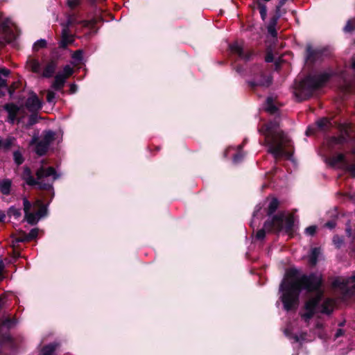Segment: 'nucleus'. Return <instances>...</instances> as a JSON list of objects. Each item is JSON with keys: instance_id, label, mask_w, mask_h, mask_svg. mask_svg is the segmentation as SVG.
I'll return each instance as SVG.
<instances>
[{"instance_id": "1", "label": "nucleus", "mask_w": 355, "mask_h": 355, "mask_svg": "<svg viewBox=\"0 0 355 355\" xmlns=\"http://www.w3.org/2000/svg\"><path fill=\"white\" fill-rule=\"evenodd\" d=\"M279 291L282 293L280 300L286 311L297 308L300 295L303 291L314 294L306 301L304 308L306 311L315 313L324 293V279L322 274L318 272L301 274L297 268H289L286 270Z\"/></svg>"}, {"instance_id": "2", "label": "nucleus", "mask_w": 355, "mask_h": 355, "mask_svg": "<svg viewBox=\"0 0 355 355\" xmlns=\"http://www.w3.org/2000/svg\"><path fill=\"white\" fill-rule=\"evenodd\" d=\"M35 175L36 178H34L30 167L25 166L21 178L30 187H36L40 191H50L51 200L54 197L53 183L59 178V174L53 166H42L36 171Z\"/></svg>"}, {"instance_id": "3", "label": "nucleus", "mask_w": 355, "mask_h": 355, "mask_svg": "<svg viewBox=\"0 0 355 355\" xmlns=\"http://www.w3.org/2000/svg\"><path fill=\"white\" fill-rule=\"evenodd\" d=\"M266 230L277 234L284 230L286 234L293 236L295 232V218L293 214H290L286 216L284 211H281L268 218L264 222L263 228L257 232L256 239L260 241L263 240L266 236Z\"/></svg>"}, {"instance_id": "4", "label": "nucleus", "mask_w": 355, "mask_h": 355, "mask_svg": "<svg viewBox=\"0 0 355 355\" xmlns=\"http://www.w3.org/2000/svg\"><path fill=\"white\" fill-rule=\"evenodd\" d=\"M334 76L333 72L324 71L309 74L299 83H295V93L300 101L311 98L313 93L322 88Z\"/></svg>"}, {"instance_id": "5", "label": "nucleus", "mask_w": 355, "mask_h": 355, "mask_svg": "<svg viewBox=\"0 0 355 355\" xmlns=\"http://www.w3.org/2000/svg\"><path fill=\"white\" fill-rule=\"evenodd\" d=\"M267 123H264L258 129L259 132L265 136V145L268 147V153L271 154L277 160L282 157L290 159L293 153L280 147V143L277 141V136L270 130H266Z\"/></svg>"}, {"instance_id": "6", "label": "nucleus", "mask_w": 355, "mask_h": 355, "mask_svg": "<svg viewBox=\"0 0 355 355\" xmlns=\"http://www.w3.org/2000/svg\"><path fill=\"white\" fill-rule=\"evenodd\" d=\"M252 79L246 81L249 88L254 91L257 87H269L272 83V77L266 73L262 64H254L248 70Z\"/></svg>"}, {"instance_id": "7", "label": "nucleus", "mask_w": 355, "mask_h": 355, "mask_svg": "<svg viewBox=\"0 0 355 355\" xmlns=\"http://www.w3.org/2000/svg\"><path fill=\"white\" fill-rule=\"evenodd\" d=\"M340 135L331 136L327 141L328 148L333 150H343L344 146L352 140L351 125L347 123H340L338 125Z\"/></svg>"}, {"instance_id": "8", "label": "nucleus", "mask_w": 355, "mask_h": 355, "mask_svg": "<svg viewBox=\"0 0 355 355\" xmlns=\"http://www.w3.org/2000/svg\"><path fill=\"white\" fill-rule=\"evenodd\" d=\"M331 55V49L329 46L313 47L311 44L306 46L305 60L309 65L313 66L317 62H321Z\"/></svg>"}, {"instance_id": "9", "label": "nucleus", "mask_w": 355, "mask_h": 355, "mask_svg": "<svg viewBox=\"0 0 355 355\" xmlns=\"http://www.w3.org/2000/svg\"><path fill=\"white\" fill-rule=\"evenodd\" d=\"M55 134L53 130L44 132V135L40 141L37 137L32 139L31 143L35 144V153L39 156H44L48 152L50 144L55 140Z\"/></svg>"}, {"instance_id": "10", "label": "nucleus", "mask_w": 355, "mask_h": 355, "mask_svg": "<svg viewBox=\"0 0 355 355\" xmlns=\"http://www.w3.org/2000/svg\"><path fill=\"white\" fill-rule=\"evenodd\" d=\"M279 122V117H275L274 119L267 123L266 130H270L272 133L276 135L277 143H280V147L286 149L291 146V141L283 131L278 130Z\"/></svg>"}, {"instance_id": "11", "label": "nucleus", "mask_w": 355, "mask_h": 355, "mask_svg": "<svg viewBox=\"0 0 355 355\" xmlns=\"http://www.w3.org/2000/svg\"><path fill=\"white\" fill-rule=\"evenodd\" d=\"M339 163L344 164L345 170L349 173L352 178H355V164H349L346 160L345 154L338 153L330 158V164L331 166H336Z\"/></svg>"}, {"instance_id": "12", "label": "nucleus", "mask_w": 355, "mask_h": 355, "mask_svg": "<svg viewBox=\"0 0 355 355\" xmlns=\"http://www.w3.org/2000/svg\"><path fill=\"white\" fill-rule=\"evenodd\" d=\"M25 106L31 112H37L42 109V103L34 92L29 93V96L25 102Z\"/></svg>"}, {"instance_id": "13", "label": "nucleus", "mask_w": 355, "mask_h": 355, "mask_svg": "<svg viewBox=\"0 0 355 355\" xmlns=\"http://www.w3.org/2000/svg\"><path fill=\"white\" fill-rule=\"evenodd\" d=\"M59 56L53 57L51 58L46 64L44 69L41 71V76L45 78H50L55 74L58 64Z\"/></svg>"}, {"instance_id": "14", "label": "nucleus", "mask_w": 355, "mask_h": 355, "mask_svg": "<svg viewBox=\"0 0 355 355\" xmlns=\"http://www.w3.org/2000/svg\"><path fill=\"white\" fill-rule=\"evenodd\" d=\"M230 48L231 51L238 55V56L241 59L245 60V62L250 61L252 56L254 55V51L252 50H248L245 51L241 46H240L238 43H234L230 45Z\"/></svg>"}, {"instance_id": "15", "label": "nucleus", "mask_w": 355, "mask_h": 355, "mask_svg": "<svg viewBox=\"0 0 355 355\" xmlns=\"http://www.w3.org/2000/svg\"><path fill=\"white\" fill-rule=\"evenodd\" d=\"M3 109L8 112V121L14 123L17 119V114L19 112L18 105L13 103H8L3 105Z\"/></svg>"}, {"instance_id": "16", "label": "nucleus", "mask_w": 355, "mask_h": 355, "mask_svg": "<svg viewBox=\"0 0 355 355\" xmlns=\"http://www.w3.org/2000/svg\"><path fill=\"white\" fill-rule=\"evenodd\" d=\"M74 37L71 32H68L66 29L62 30L61 38L58 42V48L66 49L69 45L74 42Z\"/></svg>"}, {"instance_id": "17", "label": "nucleus", "mask_w": 355, "mask_h": 355, "mask_svg": "<svg viewBox=\"0 0 355 355\" xmlns=\"http://www.w3.org/2000/svg\"><path fill=\"white\" fill-rule=\"evenodd\" d=\"M281 17V13L275 12V14L270 19L268 24L267 26V31L268 34L272 37H277V31L276 30V26L277 24L278 19Z\"/></svg>"}, {"instance_id": "18", "label": "nucleus", "mask_w": 355, "mask_h": 355, "mask_svg": "<svg viewBox=\"0 0 355 355\" xmlns=\"http://www.w3.org/2000/svg\"><path fill=\"white\" fill-rule=\"evenodd\" d=\"M103 21V18L102 16L98 15L95 16L90 20H83L81 21V24L84 27L89 28L91 31H92L94 33L98 32V28H96V25L98 23H101Z\"/></svg>"}, {"instance_id": "19", "label": "nucleus", "mask_w": 355, "mask_h": 355, "mask_svg": "<svg viewBox=\"0 0 355 355\" xmlns=\"http://www.w3.org/2000/svg\"><path fill=\"white\" fill-rule=\"evenodd\" d=\"M320 313L331 315L334 311V301L331 298H327L320 305Z\"/></svg>"}, {"instance_id": "20", "label": "nucleus", "mask_w": 355, "mask_h": 355, "mask_svg": "<svg viewBox=\"0 0 355 355\" xmlns=\"http://www.w3.org/2000/svg\"><path fill=\"white\" fill-rule=\"evenodd\" d=\"M252 9L254 10L256 6L259 10L261 18L264 21L267 17V7L261 0H253L252 4L250 6Z\"/></svg>"}, {"instance_id": "21", "label": "nucleus", "mask_w": 355, "mask_h": 355, "mask_svg": "<svg viewBox=\"0 0 355 355\" xmlns=\"http://www.w3.org/2000/svg\"><path fill=\"white\" fill-rule=\"evenodd\" d=\"M65 82V76L61 75L60 73H58L55 76L54 81L51 85V87L55 91H60L63 88Z\"/></svg>"}, {"instance_id": "22", "label": "nucleus", "mask_w": 355, "mask_h": 355, "mask_svg": "<svg viewBox=\"0 0 355 355\" xmlns=\"http://www.w3.org/2000/svg\"><path fill=\"white\" fill-rule=\"evenodd\" d=\"M29 69L34 73L41 74V64L37 59L29 58L26 62Z\"/></svg>"}, {"instance_id": "23", "label": "nucleus", "mask_w": 355, "mask_h": 355, "mask_svg": "<svg viewBox=\"0 0 355 355\" xmlns=\"http://www.w3.org/2000/svg\"><path fill=\"white\" fill-rule=\"evenodd\" d=\"M12 180L5 178L0 180V192L5 196H8L11 191Z\"/></svg>"}, {"instance_id": "24", "label": "nucleus", "mask_w": 355, "mask_h": 355, "mask_svg": "<svg viewBox=\"0 0 355 355\" xmlns=\"http://www.w3.org/2000/svg\"><path fill=\"white\" fill-rule=\"evenodd\" d=\"M320 254V248H313L311 250V253L309 256V264L311 267H314L318 263V257Z\"/></svg>"}, {"instance_id": "25", "label": "nucleus", "mask_w": 355, "mask_h": 355, "mask_svg": "<svg viewBox=\"0 0 355 355\" xmlns=\"http://www.w3.org/2000/svg\"><path fill=\"white\" fill-rule=\"evenodd\" d=\"M51 200H49L47 204H44L42 200H37L35 204L39 207V209L36 212V214L38 218H41L47 216L48 214V205L51 202Z\"/></svg>"}, {"instance_id": "26", "label": "nucleus", "mask_w": 355, "mask_h": 355, "mask_svg": "<svg viewBox=\"0 0 355 355\" xmlns=\"http://www.w3.org/2000/svg\"><path fill=\"white\" fill-rule=\"evenodd\" d=\"M265 110L270 114H276L278 111V107L275 104L272 97H268L266 101Z\"/></svg>"}, {"instance_id": "27", "label": "nucleus", "mask_w": 355, "mask_h": 355, "mask_svg": "<svg viewBox=\"0 0 355 355\" xmlns=\"http://www.w3.org/2000/svg\"><path fill=\"white\" fill-rule=\"evenodd\" d=\"M279 205V202L277 198H273L270 202L267 208V216L272 217L275 215L274 213L277 211Z\"/></svg>"}, {"instance_id": "28", "label": "nucleus", "mask_w": 355, "mask_h": 355, "mask_svg": "<svg viewBox=\"0 0 355 355\" xmlns=\"http://www.w3.org/2000/svg\"><path fill=\"white\" fill-rule=\"evenodd\" d=\"M59 344L57 343H51L44 345L42 349L41 355H53Z\"/></svg>"}, {"instance_id": "29", "label": "nucleus", "mask_w": 355, "mask_h": 355, "mask_svg": "<svg viewBox=\"0 0 355 355\" xmlns=\"http://www.w3.org/2000/svg\"><path fill=\"white\" fill-rule=\"evenodd\" d=\"M24 218L27 223L31 225H35L40 220L36 213L31 212L24 214Z\"/></svg>"}, {"instance_id": "30", "label": "nucleus", "mask_w": 355, "mask_h": 355, "mask_svg": "<svg viewBox=\"0 0 355 355\" xmlns=\"http://www.w3.org/2000/svg\"><path fill=\"white\" fill-rule=\"evenodd\" d=\"M330 124L331 122L327 118L320 119L315 123L317 128L320 130H324Z\"/></svg>"}, {"instance_id": "31", "label": "nucleus", "mask_w": 355, "mask_h": 355, "mask_svg": "<svg viewBox=\"0 0 355 355\" xmlns=\"http://www.w3.org/2000/svg\"><path fill=\"white\" fill-rule=\"evenodd\" d=\"M26 233L23 231V230H20L19 232H18V235L17 236H14L12 235V237L13 239V241L12 242L13 243H23V242H28L26 241Z\"/></svg>"}, {"instance_id": "32", "label": "nucleus", "mask_w": 355, "mask_h": 355, "mask_svg": "<svg viewBox=\"0 0 355 355\" xmlns=\"http://www.w3.org/2000/svg\"><path fill=\"white\" fill-rule=\"evenodd\" d=\"M355 31V19H350L347 21L346 25L343 28V31L347 33H352Z\"/></svg>"}, {"instance_id": "33", "label": "nucleus", "mask_w": 355, "mask_h": 355, "mask_svg": "<svg viewBox=\"0 0 355 355\" xmlns=\"http://www.w3.org/2000/svg\"><path fill=\"white\" fill-rule=\"evenodd\" d=\"M47 46V42L44 39H40L35 42L33 46V51H38L40 49H44Z\"/></svg>"}, {"instance_id": "34", "label": "nucleus", "mask_w": 355, "mask_h": 355, "mask_svg": "<svg viewBox=\"0 0 355 355\" xmlns=\"http://www.w3.org/2000/svg\"><path fill=\"white\" fill-rule=\"evenodd\" d=\"M347 286V282L345 279L341 280L339 277L336 278L332 282V286L344 289Z\"/></svg>"}, {"instance_id": "35", "label": "nucleus", "mask_w": 355, "mask_h": 355, "mask_svg": "<svg viewBox=\"0 0 355 355\" xmlns=\"http://www.w3.org/2000/svg\"><path fill=\"white\" fill-rule=\"evenodd\" d=\"M7 214L9 217L13 216L15 218H18L21 216V210L15 208L14 206H11L8 209Z\"/></svg>"}, {"instance_id": "36", "label": "nucleus", "mask_w": 355, "mask_h": 355, "mask_svg": "<svg viewBox=\"0 0 355 355\" xmlns=\"http://www.w3.org/2000/svg\"><path fill=\"white\" fill-rule=\"evenodd\" d=\"M39 121V117L37 112H32V114L29 116L27 125L31 127L33 125L36 124Z\"/></svg>"}, {"instance_id": "37", "label": "nucleus", "mask_w": 355, "mask_h": 355, "mask_svg": "<svg viewBox=\"0 0 355 355\" xmlns=\"http://www.w3.org/2000/svg\"><path fill=\"white\" fill-rule=\"evenodd\" d=\"M75 23V19L71 16L69 17L67 20L64 23H62L61 26H62V30L66 29L68 32H70V26H71Z\"/></svg>"}, {"instance_id": "38", "label": "nucleus", "mask_w": 355, "mask_h": 355, "mask_svg": "<svg viewBox=\"0 0 355 355\" xmlns=\"http://www.w3.org/2000/svg\"><path fill=\"white\" fill-rule=\"evenodd\" d=\"M13 159L17 166L22 164L24 159L19 151H15L13 153Z\"/></svg>"}, {"instance_id": "39", "label": "nucleus", "mask_w": 355, "mask_h": 355, "mask_svg": "<svg viewBox=\"0 0 355 355\" xmlns=\"http://www.w3.org/2000/svg\"><path fill=\"white\" fill-rule=\"evenodd\" d=\"M38 229L37 228H33L32 229L28 234H26V238L27 239L26 241L28 242L31 241L36 239L38 235Z\"/></svg>"}, {"instance_id": "40", "label": "nucleus", "mask_w": 355, "mask_h": 355, "mask_svg": "<svg viewBox=\"0 0 355 355\" xmlns=\"http://www.w3.org/2000/svg\"><path fill=\"white\" fill-rule=\"evenodd\" d=\"M333 243L336 248L339 249L342 246L344 243V239L343 236H340L339 235H335L333 237Z\"/></svg>"}, {"instance_id": "41", "label": "nucleus", "mask_w": 355, "mask_h": 355, "mask_svg": "<svg viewBox=\"0 0 355 355\" xmlns=\"http://www.w3.org/2000/svg\"><path fill=\"white\" fill-rule=\"evenodd\" d=\"M61 75L65 76V79L70 77L73 73V69L69 65L67 64L63 67L62 73Z\"/></svg>"}, {"instance_id": "42", "label": "nucleus", "mask_w": 355, "mask_h": 355, "mask_svg": "<svg viewBox=\"0 0 355 355\" xmlns=\"http://www.w3.org/2000/svg\"><path fill=\"white\" fill-rule=\"evenodd\" d=\"M23 205H24V214H28L31 212V209L32 207V204L31 202L28 200L26 197L23 198Z\"/></svg>"}, {"instance_id": "43", "label": "nucleus", "mask_w": 355, "mask_h": 355, "mask_svg": "<svg viewBox=\"0 0 355 355\" xmlns=\"http://www.w3.org/2000/svg\"><path fill=\"white\" fill-rule=\"evenodd\" d=\"M72 58L76 60V61L80 62L83 59V51L82 49H78L75 51L72 55Z\"/></svg>"}, {"instance_id": "44", "label": "nucleus", "mask_w": 355, "mask_h": 355, "mask_svg": "<svg viewBox=\"0 0 355 355\" xmlns=\"http://www.w3.org/2000/svg\"><path fill=\"white\" fill-rule=\"evenodd\" d=\"M315 313L311 311H306L305 313L301 315L302 318L305 321L309 322V320L314 316Z\"/></svg>"}, {"instance_id": "45", "label": "nucleus", "mask_w": 355, "mask_h": 355, "mask_svg": "<svg viewBox=\"0 0 355 355\" xmlns=\"http://www.w3.org/2000/svg\"><path fill=\"white\" fill-rule=\"evenodd\" d=\"M317 226L310 225L305 229V233L309 236H314L316 233Z\"/></svg>"}, {"instance_id": "46", "label": "nucleus", "mask_w": 355, "mask_h": 355, "mask_svg": "<svg viewBox=\"0 0 355 355\" xmlns=\"http://www.w3.org/2000/svg\"><path fill=\"white\" fill-rule=\"evenodd\" d=\"M67 6L73 10L80 3V0H67Z\"/></svg>"}, {"instance_id": "47", "label": "nucleus", "mask_w": 355, "mask_h": 355, "mask_svg": "<svg viewBox=\"0 0 355 355\" xmlns=\"http://www.w3.org/2000/svg\"><path fill=\"white\" fill-rule=\"evenodd\" d=\"M342 290L343 291V293L345 295L352 296L354 295V293L355 291V285L352 288H349L347 286L345 288H344V289Z\"/></svg>"}, {"instance_id": "48", "label": "nucleus", "mask_w": 355, "mask_h": 355, "mask_svg": "<svg viewBox=\"0 0 355 355\" xmlns=\"http://www.w3.org/2000/svg\"><path fill=\"white\" fill-rule=\"evenodd\" d=\"M55 98V92L52 91H48L46 94V101L48 103H52L53 102L54 99Z\"/></svg>"}, {"instance_id": "49", "label": "nucleus", "mask_w": 355, "mask_h": 355, "mask_svg": "<svg viewBox=\"0 0 355 355\" xmlns=\"http://www.w3.org/2000/svg\"><path fill=\"white\" fill-rule=\"evenodd\" d=\"M336 225V223L334 220H329L324 224V227L332 230L334 229Z\"/></svg>"}, {"instance_id": "50", "label": "nucleus", "mask_w": 355, "mask_h": 355, "mask_svg": "<svg viewBox=\"0 0 355 355\" xmlns=\"http://www.w3.org/2000/svg\"><path fill=\"white\" fill-rule=\"evenodd\" d=\"M273 60H274V55H273L272 53L270 51L268 52L265 57V61L266 62L270 63V62H272Z\"/></svg>"}, {"instance_id": "51", "label": "nucleus", "mask_w": 355, "mask_h": 355, "mask_svg": "<svg viewBox=\"0 0 355 355\" xmlns=\"http://www.w3.org/2000/svg\"><path fill=\"white\" fill-rule=\"evenodd\" d=\"M288 0H279V3L276 6L275 12H280L282 7L286 3Z\"/></svg>"}, {"instance_id": "52", "label": "nucleus", "mask_w": 355, "mask_h": 355, "mask_svg": "<svg viewBox=\"0 0 355 355\" xmlns=\"http://www.w3.org/2000/svg\"><path fill=\"white\" fill-rule=\"evenodd\" d=\"M5 268L4 263L2 260H0V282L2 281L4 278L3 275V272Z\"/></svg>"}, {"instance_id": "53", "label": "nucleus", "mask_w": 355, "mask_h": 355, "mask_svg": "<svg viewBox=\"0 0 355 355\" xmlns=\"http://www.w3.org/2000/svg\"><path fill=\"white\" fill-rule=\"evenodd\" d=\"M235 71L241 76L244 75V68L243 66L239 64L235 67Z\"/></svg>"}, {"instance_id": "54", "label": "nucleus", "mask_w": 355, "mask_h": 355, "mask_svg": "<svg viewBox=\"0 0 355 355\" xmlns=\"http://www.w3.org/2000/svg\"><path fill=\"white\" fill-rule=\"evenodd\" d=\"M346 230H345V232H346V234H347V236L348 237H351L352 236V228H351V226L349 225V222H348L346 225Z\"/></svg>"}, {"instance_id": "55", "label": "nucleus", "mask_w": 355, "mask_h": 355, "mask_svg": "<svg viewBox=\"0 0 355 355\" xmlns=\"http://www.w3.org/2000/svg\"><path fill=\"white\" fill-rule=\"evenodd\" d=\"M11 145H12L11 141L9 139H7L4 142L2 141L1 147L4 148L5 149H8L10 148Z\"/></svg>"}, {"instance_id": "56", "label": "nucleus", "mask_w": 355, "mask_h": 355, "mask_svg": "<svg viewBox=\"0 0 355 355\" xmlns=\"http://www.w3.org/2000/svg\"><path fill=\"white\" fill-rule=\"evenodd\" d=\"M10 73V71L6 68H0V73L1 76H8Z\"/></svg>"}, {"instance_id": "57", "label": "nucleus", "mask_w": 355, "mask_h": 355, "mask_svg": "<svg viewBox=\"0 0 355 355\" xmlns=\"http://www.w3.org/2000/svg\"><path fill=\"white\" fill-rule=\"evenodd\" d=\"M345 334V331L342 329H338L335 334V338H338Z\"/></svg>"}, {"instance_id": "58", "label": "nucleus", "mask_w": 355, "mask_h": 355, "mask_svg": "<svg viewBox=\"0 0 355 355\" xmlns=\"http://www.w3.org/2000/svg\"><path fill=\"white\" fill-rule=\"evenodd\" d=\"M78 87L76 84L73 83L70 85L69 92L71 94H74L77 92Z\"/></svg>"}, {"instance_id": "59", "label": "nucleus", "mask_w": 355, "mask_h": 355, "mask_svg": "<svg viewBox=\"0 0 355 355\" xmlns=\"http://www.w3.org/2000/svg\"><path fill=\"white\" fill-rule=\"evenodd\" d=\"M314 133H315V128H314L309 127L307 128V130H306V135L307 136H309V135H313Z\"/></svg>"}, {"instance_id": "60", "label": "nucleus", "mask_w": 355, "mask_h": 355, "mask_svg": "<svg viewBox=\"0 0 355 355\" xmlns=\"http://www.w3.org/2000/svg\"><path fill=\"white\" fill-rule=\"evenodd\" d=\"M346 282H347V285L349 284L355 283V275H352L348 279H345Z\"/></svg>"}, {"instance_id": "61", "label": "nucleus", "mask_w": 355, "mask_h": 355, "mask_svg": "<svg viewBox=\"0 0 355 355\" xmlns=\"http://www.w3.org/2000/svg\"><path fill=\"white\" fill-rule=\"evenodd\" d=\"M15 87L14 85H10L8 88V93L10 94V95H12L13 93L15 92Z\"/></svg>"}, {"instance_id": "62", "label": "nucleus", "mask_w": 355, "mask_h": 355, "mask_svg": "<svg viewBox=\"0 0 355 355\" xmlns=\"http://www.w3.org/2000/svg\"><path fill=\"white\" fill-rule=\"evenodd\" d=\"M241 159V156L239 153H236L233 157V160L234 162H239Z\"/></svg>"}, {"instance_id": "63", "label": "nucleus", "mask_w": 355, "mask_h": 355, "mask_svg": "<svg viewBox=\"0 0 355 355\" xmlns=\"http://www.w3.org/2000/svg\"><path fill=\"white\" fill-rule=\"evenodd\" d=\"M1 87H7L6 80L3 78L0 80V88Z\"/></svg>"}, {"instance_id": "64", "label": "nucleus", "mask_w": 355, "mask_h": 355, "mask_svg": "<svg viewBox=\"0 0 355 355\" xmlns=\"http://www.w3.org/2000/svg\"><path fill=\"white\" fill-rule=\"evenodd\" d=\"M352 245L353 250L355 252V234L353 236V238H352Z\"/></svg>"}]
</instances>
